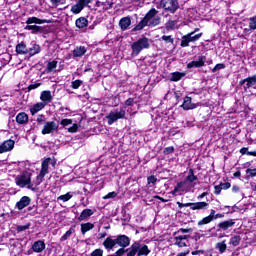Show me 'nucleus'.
Segmentation results:
<instances>
[{"label":"nucleus","mask_w":256,"mask_h":256,"mask_svg":"<svg viewBox=\"0 0 256 256\" xmlns=\"http://www.w3.org/2000/svg\"><path fill=\"white\" fill-rule=\"evenodd\" d=\"M45 247H46L45 241L38 240L33 243L32 251H34V253H43V251H45Z\"/></svg>","instance_id":"nucleus-17"},{"label":"nucleus","mask_w":256,"mask_h":256,"mask_svg":"<svg viewBox=\"0 0 256 256\" xmlns=\"http://www.w3.org/2000/svg\"><path fill=\"white\" fill-rule=\"evenodd\" d=\"M108 120V125H113V123L119 121V119H125V108L112 110L109 115L106 116Z\"/></svg>","instance_id":"nucleus-6"},{"label":"nucleus","mask_w":256,"mask_h":256,"mask_svg":"<svg viewBox=\"0 0 256 256\" xmlns=\"http://www.w3.org/2000/svg\"><path fill=\"white\" fill-rule=\"evenodd\" d=\"M220 187H222V189L224 190L229 189L231 187V183L229 182L221 183Z\"/></svg>","instance_id":"nucleus-61"},{"label":"nucleus","mask_w":256,"mask_h":256,"mask_svg":"<svg viewBox=\"0 0 256 256\" xmlns=\"http://www.w3.org/2000/svg\"><path fill=\"white\" fill-rule=\"evenodd\" d=\"M103 245L105 247V249H107V251H111V249H113V247H115V245H117V241L116 239L113 237H107L104 242Z\"/></svg>","instance_id":"nucleus-23"},{"label":"nucleus","mask_w":256,"mask_h":256,"mask_svg":"<svg viewBox=\"0 0 256 256\" xmlns=\"http://www.w3.org/2000/svg\"><path fill=\"white\" fill-rule=\"evenodd\" d=\"M59 131V124L55 121L45 122L44 127L42 129V135H50L51 133H55Z\"/></svg>","instance_id":"nucleus-9"},{"label":"nucleus","mask_w":256,"mask_h":256,"mask_svg":"<svg viewBox=\"0 0 256 256\" xmlns=\"http://www.w3.org/2000/svg\"><path fill=\"white\" fill-rule=\"evenodd\" d=\"M15 183L18 187H26L27 189H30V191H37V187L39 186L37 185V178L35 184L31 183V174L29 172H24L16 176Z\"/></svg>","instance_id":"nucleus-2"},{"label":"nucleus","mask_w":256,"mask_h":256,"mask_svg":"<svg viewBox=\"0 0 256 256\" xmlns=\"http://www.w3.org/2000/svg\"><path fill=\"white\" fill-rule=\"evenodd\" d=\"M184 181L186 184H188L190 186H191V183H195V181H197V176L193 172V169L189 170L188 176L186 177V179Z\"/></svg>","instance_id":"nucleus-30"},{"label":"nucleus","mask_w":256,"mask_h":256,"mask_svg":"<svg viewBox=\"0 0 256 256\" xmlns=\"http://www.w3.org/2000/svg\"><path fill=\"white\" fill-rule=\"evenodd\" d=\"M90 256H103V250L96 249L90 254Z\"/></svg>","instance_id":"nucleus-58"},{"label":"nucleus","mask_w":256,"mask_h":256,"mask_svg":"<svg viewBox=\"0 0 256 256\" xmlns=\"http://www.w3.org/2000/svg\"><path fill=\"white\" fill-rule=\"evenodd\" d=\"M204 253L205 251L203 250H195L191 252L192 255H203Z\"/></svg>","instance_id":"nucleus-64"},{"label":"nucleus","mask_w":256,"mask_h":256,"mask_svg":"<svg viewBox=\"0 0 256 256\" xmlns=\"http://www.w3.org/2000/svg\"><path fill=\"white\" fill-rule=\"evenodd\" d=\"M116 245L122 247L121 249H125V247H129L131 245V238L127 235H118L116 238Z\"/></svg>","instance_id":"nucleus-11"},{"label":"nucleus","mask_w":256,"mask_h":256,"mask_svg":"<svg viewBox=\"0 0 256 256\" xmlns=\"http://www.w3.org/2000/svg\"><path fill=\"white\" fill-rule=\"evenodd\" d=\"M189 43H191V40L189 36L186 34L185 36L182 37L181 40V47H189Z\"/></svg>","instance_id":"nucleus-44"},{"label":"nucleus","mask_w":256,"mask_h":256,"mask_svg":"<svg viewBox=\"0 0 256 256\" xmlns=\"http://www.w3.org/2000/svg\"><path fill=\"white\" fill-rule=\"evenodd\" d=\"M160 7L168 13H176L179 9V1L177 0H161Z\"/></svg>","instance_id":"nucleus-7"},{"label":"nucleus","mask_w":256,"mask_h":256,"mask_svg":"<svg viewBox=\"0 0 256 256\" xmlns=\"http://www.w3.org/2000/svg\"><path fill=\"white\" fill-rule=\"evenodd\" d=\"M185 77V72H174L171 74V81H181Z\"/></svg>","instance_id":"nucleus-35"},{"label":"nucleus","mask_w":256,"mask_h":256,"mask_svg":"<svg viewBox=\"0 0 256 256\" xmlns=\"http://www.w3.org/2000/svg\"><path fill=\"white\" fill-rule=\"evenodd\" d=\"M119 27L122 31H127L131 27V17L126 16L120 19Z\"/></svg>","instance_id":"nucleus-20"},{"label":"nucleus","mask_w":256,"mask_h":256,"mask_svg":"<svg viewBox=\"0 0 256 256\" xmlns=\"http://www.w3.org/2000/svg\"><path fill=\"white\" fill-rule=\"evenodd\" d=\"M92 2L93 0H78V3L82 7V9H85V7H87V5H89V3H92Z\"/></svg>","instance_id":"nucleus-51"},{"label":"nucleus","mask_w":256,"mask_h":256,"mask_svg":"<svg viewBox=\"0 0 256 256\" xmlns=\"http://www.w3.org/2000/svg\"><path fill=\"white\" fill-rule=\"evenodd\" d=\"M190 185L187 184V182L181 181L178 182L177 185L175 186L174 190L171 191V195L177 196V195H183V193L189 192Z\"/></svg>","instance_id":"nucleus-8"},{"label":"nucleus","mask_w":256,"mask_h":256,"mask_svg":"<svg viewBox=\"0 0 256 256\" xmlns=\"http://www.w3.org/2000/svg\"><path fill=\"white\" fill-rule=\"evenodd\" d=\"M241 155H249L252 157H256V151L249 152V148L243 147L240 149Z\"/></svg>","instance_id":"nucleus-42"},{"label":"nucleus","mask_w":256,"mask_h":256,"mask_svg":"<svg viewBox=\"0 0 256 256\" xmlns=\"http://www.w3.org/2000/svg\"><path fill=\"white\" fill-rule=\"evenodd\" d=\"M235 225V221L233 219L225 220L220 222L217 225V231H227L231 229Z\"/></svg>","instance_id":"nucleus-13"},{"label":"nucleus","mask_w":256,"mask_h":256,"mask_svg":"<svg viewBox=\"0 0 256 256\" xmlns=\"http://www.w3.org/2000/svg\"><path fill=\"white\" fill-rule=\"evenodd\" d=\"M72 123L73 120L71 119H62L60 125H62V127H67V125H71Z\"/></svg>","instance_id":"nucleus-52"},{"label":"nucleus","mask_w":256,"mask_h":256,"mask_svg":"<svg viewBox=\"0 0 256 256\" xmlns=\"http://www.w3.org/2000/svg\"><path fill=\"white\" fill-rule=\"evenodd\" d=\"M77 124H74L72 127L68 129L69 133H77Z\"/></svg>","instance_id":"nucleus-62"},{"label":"nucleus","mask_w":256,"mask_h":256,"mask_svg":"<svg viewBox=\"0 0 256 256\" xmlns=\"http://www.w3.org/2000/svg\"><path fill=\"white\" fill-rule=\"evenodd\" d=\"M199 31V29H195L193 32L187 34L188 38L190 39L191 43H195V41H199L203 36V33L195 34Z\"/></svg>","instance_id":"nucleus-29"},{"label":"nucleus","mask_w":256,"mask_h":256,"mask_svg":"<svg viewBox=\"0 0 256 256\" xmlns=\"http://www.w3.org/2000/svg\"><path fill=\"white\" fill-rule=\"evenodd\" d=\"M211 221H213L212 219H211V216H206V217H204L202 220H200L199 222H198V225H208V223H211Z\"/></svg>","instance_id":"nucleus-47"},{"label":"nucleus","mask_w":256,"mask_h":256,"mask_svg":"<svg viewBox=\"0 0 256 256\" xmlns=\"http://www.w3.org/2000/svg\"><path fill=\"white\" fill-rule=\"evenodd\" d=\"M219 69H225V65H216L213 69L212 72L215 73L219 71Z\"/></svg>","instance_id":"nucleus-63"},{"label":"nucleus","mask_w":256,"mask_h":256,"mask_svg":"<svg viewBox=\"0 0 256 256\" xmlns=\"http://www.w3.org/2000/svg\"><path fill=\"white\" fill-rule=\"evenodd\" d=\"M216 249H218L219 253H225L227 251V244H225V241L219 242L216 244Z\"/></svg>","instance_id":"nucleus-41"},{"label":"nucleus","mask_w":256,"mask_h":256,"mask_svg":"<svg viewBox=\"0 0 256 256\" xmlns=\"http://www.w3.org/2000/svg\"><path fill=\"white\" fill-rule=\"evenodd\" d=\"M75 233V228L71 227L61 238L60 241H67Z\"/></svg>","instance_id":"nucleus-39"},{"label":"nucleus","mask_w":256,"mask_h":256,"mask_svg":"<svg viewBox=\"0 0 256 256\" xmlns=\"http://www.w3.org/2000/svg\"><path fill=\"white\" fill-rule=\"evenodd\" d=\"M151 47V42L149 41V38L142 37L139 38L136 42L132 43L131 49H132V55L134 57H137L143 49H149Z\"/></svg>","instance_id":"nucleus-3"},{"label":"nucleus","mask_w":256,"mask_h":256,"mask_svg":"<svg viewBox=\"0 0 256 256\" xmlns=\"http://www.w3.org/2000/svg\"><path fill=\"white\" fill-rule=\"evenodd\" d=\"M181 107L184 109V111H189L190 109H195V104L191 103V97L186 96Z\"/></svg>","instance_id":"nucleus-26"},{"label":"nucleus","mask_w":256,"mask_h":256,"mask_svg":"<svg viewBox=\"0 0 256 256\" xmlns=\"http://www.w3.org/2000/svg\"><path fill=\"white\" fill-rule=\"evenodd\" d=\"M28 49H29V47H27V44H25L24 41H22L16 45V53L18 55H27Z\"/></svg>","instance_id":"nucleus-22"},{"label":"nucleus","mask_w":256,"mask_h":256,"mask_svg":"<svg viewBox=\"0 0 256 256\" xmlns=\"http://www.w3.org/2000/svg\"><path fill=\"white\" fill-rule=\"evenodd\" d=\"M92 229H95V224L91 222L81 224L82 235H85V233H87L88 231H91Z\"/></svg>","instance_id":"nucleus-31"},{"label":"nucleus","mask_w":256,"mask_h":256,"mask_svg":"<svg viewBox=\"0 0 256 256\" xmlns=\"http://www.w3.org/2000/svg\"><path fill=\"white\" fill-rule=\"evenodd\" d=\"M52 3V6L57 8L59 5H65V0H50Z\"/></svg>","instance_id":"nucleus-50"},{"label":"nucleus","mask_w":256,"mask_h":256,"mask_svg":"<svg viewBox=\"0 0 256 256\" xmlns=\"http://www.w3.org/2000/svg\"><path fill=\"white\" fill-rule=\"evenodd\" d=\"M117 197V192H109L106 196L103 197V199H115Z\"/></svg>","instance_id":"nucleus-54"},{"label":"nucleus","mask_w":256,"mask_h":256,"mask_svg":"<svg viewBox=\"0 0 256 256\" xmlns=\"http://www.w3.org/2000/svg\"><path fill=\"white\" fill-rule=\"evenodd\" d=\"M94 213L95 211L89 208L84 209L78 217V221H87V219H89V217H91V215H93Z\"/></svg>","instance_id":"nucleus-25"},{"label":"nucleus","mask_w":256,"mask_h":256,"mask_svg":"<svg viewBox=\"0 0 256 256\" xmlns=\"http://www.w3.org/2000/svg\"><path fill=\"white\" fill-rule=\"evenodd\" d=\"M239 243H241V236L235 235L230 238L229 245H232V247L239 246Z\"/></svg>","instance_id":"nucleus-34"},{"label":"nucleus","mask_w":256,"mask_h":256,"mask_svg":"<svg viewBox=\"0 0 256 256\" xmlns=\"http://www.w3.org/2000/svg\"><path fill=\"white\" fill-rule=\"evenodd\" d=\"M72 198H73V193L72 192H68V193H66L64 195H60L57 198V201H63V203H67V201H69Z\"/></svg>","instance_id":"nucleus-36"},{"label":"nucleus","mask_w":256,"mask_h":256,"mask_svg":"<svg viewBox=\"0 0 256 256\" xmlns=\"http://www.w3.org/2000/svg\"><path fill=\"white\" fill-rule=\"evenodd\" d=\"M187 239H189L188 235H180V236H176L174 238V243L175 245H177L178 247H187Z\"/></svg>","instance_id":"nucleus-18"},{"label":"nucleus","mask_w":256,"mask_h":256,"mask_svg":"<svg viewBox=\"0 0 256 256\" xmlns=\"http://www.w3.org/2000/svg\"><path fill=\"white\" fill-rule=\"evenodd\" d=\"M246 173H247V175H250V177H256V168H254V169L248 168L246 170Z\"/></svg>","instance_id":"nucleus-56"},{"label":"nucleus","mask_w":256,"mask_h":256,"mask_svg":"<svg viewBox=\"0 0 256 256\" xmlns=\"http://www.w3.org/2000/svg\"><path fill=\"white\" fill-rule=\"evenodd\" d=\"M16 122L18 125H25L29 122V115L25 112H20L16 116Z\"/></svg>","instance_id":"nucleus-21"},{"label":"nucleus","mask_w":256,"mask_h":256,"mask_svg":"<svg viewBox=\"0 0 256 256\" xmlns=\"http://www.w3.org/2000/svg\"><path fill=\"white\" fill-rule=\"evenodd\" d=\"M125 105H126V107H133V105H135V99H133V98L127 99L125 102Z\"/></svg>","instance_id":"nucleus-57"},{"label":"nucleus","mask_w":256,"mask_h":256,"mask_svg":"<svg viewBox=\"0 0 256 256\" xmlns=\"http://www.w3.org/2000/svg\"><path fill=\"white\" fill-rule=\"evenodd\" d=\"M177 25V21L175 20H169L167 23H166V29L167 31H173V29H175Z\"/></svg>","instance_id":"nucleus-43"},{"label":"nucleus","mask_w":256,"mask_h":256,"mask_svg":"<svg viewBox=\"0 0 256 256\" xmlns=\"http://www.w3.org/2000/svg\"><path fill=\"white\" fill-rule=\"evenodd\" d=\"M25 29L27 31H32V33H39V31H41V26H37V25H31L28 24Z\"/></svg>","instance_id":"nucleus-40"},{"label":"nucleus","mask_w":256,"mask_h":256,"mask_svg":"<svg viewBox=\"0 0 256 256\" xmlns=\"http://www.w3.org/2000/svg\"><path fill=\"white\" fill-rule=\"evenodd\" d=\"M162 41H164L165 43H171L173 45V43H175V38H173V36L169 35H163L161 37Z\"/></svg>","instance_id":"nucleus-45"},{"label":"nucleus","mask_w":256,"mask_h":256,"mask_svg":"<svg viewBox=\"0 0 256 256\" xmlns=\"http://www.w3.org/2000/svg\"><path fill=\"white\" fill-rule=\"evenodd\" d=\"M57 69V65H48L44 73H53Z\"/></svg>","instance_id":"nucleus-53"},{"label":"nucleus","mask_w":256,"mask_h":256,"mask_svg":"<svg viewBox=\"0 0 256 256\" xmlns=\"http://www.w3.org/2000/svg\"><path fill=\"white\" fill-rule=\"evenodd\" d=\"M157 13H159L157 9H150L149 12L146 13L145 17L136 25L133 31H141L142 29H145V27H157V25H161V17H159Z\"/></svg>","instance_id":"nucleus-1"},{"label":"nucleus","mask_w":256,"mask_h":256,"mask_svg":"<svg viewBox=\"0 0 256 256\" xmlns=\"http://www.w3.org/2000/svg\"><path fill=\"white\" fill-rule=\"evenodd\" d=\"M85 53H87V48L85 46L76 47L73 50L74 57H83Z\"/></svg>","instance_id":"nucleus-32"},{"label":"nucleus","mask_w":256,"mask_h":256,"mask_svg":"<svg viewBox=\"0 0 256 256\" xmlns=\"http://www.w3.org/2000/svg\"><path fill=\"white\" fill-rule=\"evenodd\" d=\"M75 25L78 29H85V27L89 25V20H87L85 17H80L76 19Z\"/></svg>","instance_id":"nucleus-27"},{"label":"nucleus","mask_w":256,"mask_h":256,"mask_svg":"<svg viewBox=\"0 0 256 256\" xmlns=\"http://www.w3.org/2000/svg\"><path fill=\"white\" fill-rule=\"evenodd\" d=\"M15 147V141L9 139L4 141L1 145H0V155L2 153H7L9 151H13V148Z\"/></svg>","instance_id":"nucleus-12"},{"label":"nucleus","mask_w":256,"mask_h":256,"mask_svg":"<svg viewBox=\"0 0 256 256\" xmlns=\"http://www.w3.org/2000/svg\"><path fill=\"white\" fill-rule=\"evenodd\" d=\"M55 164H56L55 160L51 158H46L42 162L41 171H40V174L37 176L36 185H41V183H43L44 177L47 175V173H49V165H51L52 167H55Z\"/></svg>","instance_id":"nucleus-4"},{"label":"nucleus","mask_w":256,"mask_h":256,"mask_svg":"<svg viewBox=\"0 0 256 256\" xmlns=\"http://www.w3.org/2000/svg\"><path fill=\"white\" fill-rule=\"evenodd\" d=\"M81 85H83V81L81 80H75L71 82L72 89H79Z\"/></svg>","instance_id":"nucleus-49"},{"label":"nucleus","mask_w":256,"mask_h":256,"mask_svg":"<svg viewBox=\"0 0 256 256\" xmlns=\"http://www.w3.org/2000/svg\"><path fill=\"white\" fill-rule=\"evenodd\" d=\"M29 227H31L30 223L25 224V225H19V226L16 227V231L18 233H21L22 231H27V229H29Z\"/></svg>","instance_id":"nucleus-46"},{"label":"nucleus","mask_w":256,"mask_h":256,"mask_svg":"<svg viewBox=\"0 0 256 256\" xmlns=\"http://www.w3.org/2000/svg\"><path fill=\"white\" fill-rule=\"evenodd\" d=\"M204 63H208L209 65L213 63L209 55L207 53H202L196 57V61H192L188 63V65H203Z\"/></svg>","instance_id":"nucleus-10"},{"label":"nucleus","mask_w":256,"mask_h":256,"mask_svg":"<svg viewBox=\"0 0 256 256\" xmlns=\"http://www.w3.org/2000/svg\"><path fill=\"white\" fill-rule=\"evenodd\" d=\"M240 85H244L245 91H247V89H250V87H255L256 86V75H254L252 77H248L244 80H241Z\"/></svg>","instance_id":"nucleus-16"},{"label":"nucleus","mask_w":256,"mask_h":256,"mask_svg":"<svg viewBox=\"0 0 256 256\" xmlns=\"http://www.w3.org/2000/svg\"><path fill=\"white\" fill-rule=\"evenodd\" d=\"M27 25H33L35 23L36 25H43L45 23V20H41L37 17H30L26 21Z\"/></svg>","instance_id":"nucleus-33"},{"label":"nucleus","mask_w":256,"mask_h":256,"mask_svg":"<svg viewBox=\"0 0 256 256\" xmlns=\"http://www.w3.org/2000/svg\"><path fill=\"white\" fill-rule=\"evenodd\" d=\"M38 87H41V83H35L28 86V91H33V89H37Z\"/></svg>","instance_id":"nucleus-60"},{"label":"nucleus","mask_w":256,"mask_h":256,"mask_svg":"<svg viewBox=\"0 0 256 256\" xmlns=\"http://www.w3.org/2000/svg\"><path fill=\"white\" fill-rule=\"evenodd\" d=\"M45 107H47V105L45 103L38 102L30 108V113H31V115H35V114L39 113V111H42V109H45Z\"/></svg>","instance_id":"nucleus-24"},{"label":"nucleus","mask_w":256,"mask_h":256,"mask_svg":"<svg viewBox=\"0 0 256 256\" xmlns=\"http://www.w3.org/2000/svg\"><path fill=\"white\" fill-rule=\"evenodd\" d=\"M147 181H148V185H155V183H157V178L155 176H149L147 178Z\"/></svg>","instance_id":"nucleus-55"},{"label":"nucleus","mask_w":256,"mask_h":256,"mask_svg":"<svg viewBox=\"0 0 256 256\" xmlns=\"http://www.w3.org/2000/svg\"><path fill=\"white\" fill-rule=\"evenodd\" d=\"M83 11V6H81L79 4V2H77L75 5H73L71 7V12L74 14V15H79V13H81Z\"/></svg>","instance_id":"nucleus-38"},{"label":"nucleus","mask_w":256,"mask_h":256,"mask_svg":"<svg viewBox=\"0 0 256 256\" xmlns=\"http://www.w3.org/2000/svg\"><path fill=\"white\" fill-rule=\"evenodd\" d=\"M248 27L250 31H256V16L248 18Z\"/></svg>","instance_id":"nucleus-37"},{"label":"nucleus","mask_w":256,"mask_h":256,"mask_svg":"<svg viewBox=\"0 0 256 256\" xmlns=\"http://www.w3.org/2000/svg\"><path fill=\"white\" fill-rule=\"evenodd\" d=\"M36 121H37L38 125H45V123H46L45 115H43V114L38 115Z\"/></svg>","instance_id":"nucleus-48"},{"label":"nucleus","mask_w":256,"mask_h":256,"mask_svg":"<svg viewBox=\"0 0 256 256\" xmlns=\"http://www.w3.org/2000/svg\"><path fill=\"white\" fill-rule=\"evenodd\" d=\"M179 209H183V207H190L192 211H205L209 209V203L207 202H194V203H181L177 202Z\"/></svg>","instance_id":"nucleus-5"},{"label":"nucleus","mask_w":256,"mask_h":256,"mask_svg":"<svg viewBox=\"0 0 256 256\" xmlns=\"http://www.w3.org/2000/svg\"><path fill=\"white\" fill-rule=\"evenodd\" d=\"M41 53V45L37 44V42L32 41L28 47V55L33 57L35 55H39Z\"/></svg>","instance_id":"nucleus-14"},{"label":"nucleus","mask_w":256,"mask_h":256,"mask_svg":"<svg viewBox=\"0 0 256 256\" xmlns=\"http://www.w3.org/2000/svg\"><path fill=\"white\" fill-rule=\"evenodd\" d=\"M31 205V198L29 196H23L20 201L16 203V208L18 211H23L25 207H29Z\"/></svg>","instance_id":"nucleus-15"},{"label":"nucleus","mask_w":256,"mask_h":256,"mask_svg":"<svg viewBox=\"0 0 256 256\" xmlns=\"http://www.w3.org/2000/svg\"><path fill=\"white\" fill-rule=\"evenodd\" d=\"M40 100L42 101V103H45V105H49V103L53 101V96L51 95V91L49 90L42 91L40 95Z\"/></svg>","instance_id":"nucleus-19"},{"label":"nucleus","mask_w":256,"mask_h":256,"mask_svg":"<svg viewBox=\"0 0 256 256\" xmlns=\"http://www.w3.org/2000/svg\"><path fill=\"white\" fill-rule=\"evenodd\" d=\"M96 7H103L104 11H109V9H113V2H109L106 0L105 2L96 1Z\"/></svg>","instance_id":"nucleus-28"},{"label":"nucleus","mask_w":256,"mask_h":256,"mask_svg":"<svg viewBox=\"0 0 256 256\" xmlns=\"http://www.w3.org/2000/svg\"><path fill=\"white\" fill-rule=\"evenodd\" d=\"M214 189H215L214 190L215 195H221V191H223V188L221 187V185H216Z\"/></svg>","instance_id":"nucleus-59"}]
</instances>
